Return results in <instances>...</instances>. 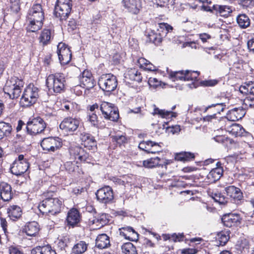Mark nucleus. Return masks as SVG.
Masks as SVG:
<instances>
[{
    "label": "nucleus",
    "mask_w": 254,
    "mask_h": 254,
    "mask_svg": "<svg viewBox=\"0 0 254 254\" xmlns=\"http://www.w3.org/2000/svg\"><path fill=\"white\" fill-rule=\"evenodd\" d=\"M44 12L40 4H34L29 10L26 16V30L29 32H36L43 25Z\"/></svg>",
    "instance_id": "nucleus-1"
},
{
    "label": "nucleus",
    "mask_w": 254,
    "mask_h": 254,
    "mask_svg": "<svg viewBox=\"0 0 254 254\" xmlns=\"http://www.w3.org/2000/svg\"><path fill=\"white\" fill-rule=\"evenodd\" d=\"M63 202L58 198L47 197L39 204L38 208L43 214L54 215L61 211Z\"/></svg>",
    "instance_id": "nucleus-2"
},
{
    "label": "nucleus",
    "mask_w": 254,
    "mask_h": 254,
    "mask_svg": "<svg viewBox=\"0 0 254 254\" xmlns=\"http://www.w3.org/2000/svg\"><path fill=\"white\" fill-rule=\"evenodd\" d=\"M24 84L22 80L15 77H12L6 81L3 87L4 92L11 99L17 98L20 95Z\"/></svg>",
    "instance_id": "nucleus-3"
},
{
    "label": "nucleus",
    "mask_w": 254,
    "mask_h": 254,
    "mask_svg": "<svg viewBox=\"0 0 254 254\" xmlns=\"http://www.w3.org/2000/svg\"><path fill=\"white\" fill-rule=\"evenodd\" d=\"M65 82L64 74L56 73L50 74L46 79V85L49 90L52 89L55 93H60L64 88Z\"/></svg>",
    "instance_id": "nucleus-4"
},
{
    "label": "nucleus",
    "mask_w": 254,
    "mask_h": 254,
    "mask_svg": "<svg viewBox=\"0 0 254 254\" xmlns=\"http://www.w3.org/2000/svg\"><path fill=\"white\" fill-rule=\"evenodd\" d=\"M39 89L33 84H29L25 89L21 98L23 106H30L35 103L39 97Z\"/></svg>",
    "instance_id": "nucleus-5"
},
{
    "label": "nucleus",
    "mask_w": 254,
    "mask_h": 254,
    "mask_svg": "<svg viewBox=\"0 0 254 254\" xmlns=\"http://www.w3.org/2000/svg\"><path fill=\"white\" fill-rule=\"evenodd\" d=\"M98 84L103 91L111 92L116 89L118 80L116 76L112 74H103L99 79Z\"/></svg>",
    "instance_id": "nucleus-6"
},
{
    "label": "nucleus",
    "mask_w": 254,
    "mask_h": 254,
    "mask_svg": "<svg viewBox=\"0 0 254 254\" xmlns=\"http://www.w3.org/2000/svg\"><path fill=\"white\" fill-rule=\"evenodd\" d=\"M29 167V164L23 155H19L12 163L10 168L11 172L16 175L20 176L26 172Z\"/></svg>",
    "instance_id": "nucleus-7"
},
{
    "label": "nucleus",
    "mask_w": 254,
    "mask_h": 254,
    "mask_svg": "<svg viewBox=\"0 0 254 254\" xmlns=\"http://www.w3.org/2000/svg\"><path fill=\"white\" fill-rule=\"evenodd\" d=\"M46 127V124L40 117L35 118L27 124L26 129L28 134L36 135L41 133Z\"/></svg>",
    "instance_id": "nucleus-8"
},
{
    "label": "nucleus",
    "mask_w": 254,
    "mask_h": 254,
    "mask_svg": "<svg viewBox=\"0 0 254 254\" xmlns=\"http://www.w3.org/2000/svg\"><path fill=\"white\" fill-rule=\"evenodd\" d=\"M219 123L221 126V129H225L236 136H241L245 131L241 125L236 123L231 124L226 119H221Z\"/></svg>",
    "instance_id": "nucleus-9"
},
{
    "label": "nucleus",
    "mask_w": 254,
    "mask_h": 254,
    "mask_svg": "<svg viewBox=\"0 0 254 254\" xmlns=\"http://www.w3.org/2000/svg\"><path fill=\"white\" fill-rule=\"evenodd\" d=\"M70 160L79 163L88 162V154L81 147L78 146H71L69 148Z\"/></svg>",
    "instance_id": "nucleus-10"
},
{
    "label": "nucleus",
    "mask_w": 254,
    "mask_h": 254,
    "mask_svg": "<svg viewBox=\"0 0 254 254\" xmlns=\"http://www.w3.org/2000/svg\"><path fill=\"white\" fill-rule=\"evenodd\" d=\"M57 54L62 64H66L71 61V52L70 49L64 43H60L57 46Z\"/></svg>",
    "instance_id": "nucleus-11"
},
{
    "label": "nucleus",
    "mask_w": 254,
    "mask_h": 254,
    "mask_svg": "<svg viewBox=\"0 0 254 254\" xmlns=\"http://www.w3.org/2000/svg\"><path fill=\"white\" fill-rule=\"evenodd\" d=\"M62 143L58 137H48L44 138L41 142L43 149L48 151L54 152L61 147Z\"/></svg>",
    "instance_id": "nucleus-12"
},
{
    "label": "nucleus",
    "mask_w": 254,
    "mask_h": 254,
    "mask_svg": "<svg viewBox=\"0 0 254 254\" xmlns=\"http://www.w3.org/2000/svg\"><path fill=\"white\" fill-rule=\"evenodd\" d=\"M79 125V121L71 117L65 118L60 125V128L64 132L71 133L77 129Z\"/></svg>",
    "instance_id": "nucleus-13"
},
{
    "label": "nucleus",
    "mask_w": 254,
    "mask_h": 254,
    "mask_svg": "<svg viewBox=\"0 0 254 254\" xmlns=\"http://www.w3.org/2000/svg\"><path fill=\"white\" fill-rule=\"evenodd\" d=\"M97 199L104 203H107L113 199L114 195L112 189L106 186L98 190L96 193Z\"/></svg>",
    "instance_id": "nucleus-14"
},
{
    "label": "nucleus",
    "mask_w": 254,
    "mask_h": 254,
    "mask_svg": "<svg viewBox=\"0 0 254 254\" xmlns=\"http://www.w3.org/2000/svg\"><path fill=\"white\" fill-rule=\"evenodd\" d=\"M80 86L89 90L94 87L95 82L92 73L87 70H84L79 78Z\"/></svg>",
    "instance_id": "nucleus-15"
},
{
    "label": "nucleus",
    "mask_w": 254,
    "mask_h": 254,
    "mask_svg": "<svg viewBox=\"0 0 254 254\" xmlns=\"http://www.w3.org/2000/svg\"><path fill=\"white\" fill-rule=\"evenodd\" d=\"M122 4L128 12L133 14H137L141 8V0H122Z\"/></svg>",
    "instance_id": "nucleus-16"
},
{
    "label": "nucleus",
    "mask_w": 254,
    "mask_h": 254,
    "mask_svg": "<svg viewBox=\"0 0 254 254\" xmlns=\"http://www.w3.org/2000/svg\"><path fill=\"white\" fill-rule=\"evenodd\" d=\"M72 5L56 4L55 7V15L61 20H65L71 10Z\"/></svg>",
    "instance_id": "nucleus-17"
},
{
    "label": "nucleus",
    "mask_w": 254,
    "mask_h": 254,
    "mask_svg": "<svg viewBox=\"0 0 254 254\" xmlns=\"http://www.w3.org/2000/svg\"><path fill=\"white\" fill-rule=\"evenodd\" d=\"M72 5L56 4L55 7V15L61 20H65L71 10Z\"/></svg>",
    "instance_id": "nucleus-18"
},
{
    "label": "nucleus",
    "mask_w": 254,
    "mask_h": 254,
    "mask_svg": "<svg viewBox=\"0 0 254 254\" xmlns=\"http://www.w3.org/2000/svg\"><path fill=\"white\" fill-rule=\"evenodd\" d=\"M72 5L56 4L55 7V15L61 20H65L71 10Z\"/></svg>",
    "instance_id": "nucleus-19"
},
{
    "label": "nucleus",
    "mask_w": 254,
    "mask_h": 254,
    "mask_svg": "<svg viewBox=\"0 0 254 254\" xmlns=\"http://www.w3.org/2000/svg\"><path fill=\"white\" fill-rule=\"evenodd\" d=\"M228 196L235 203H239L243 198V194L241 190L234 186H230L225 188Z\"/></svg>",
    "instance_id": "nucleus-20"
},
{
    "label": "nucleus",
    "mask_w": 254,
    "mask_h": 254,
    "mask_svg": "<svg viewBox=\"0 0 254 254\" xmlns=\"http://www.w3.org/2000/svg\"><path fill=\"white\" fill-rule=\"evenodd\" d=\"M80 219L79 211L76 208H71L67 213L66 221L68 226L73 227L79 223Z\"/></svg>",
    "instance_id": "nucleus-21"
},
{
    "label": "nucleus",
    "mask_w": 254,
    "mask_h": 254,
    "mask_svg": "<svg viewBox=\"0 0 254 254\" xmlns=\"http://www.w3.org/2000/svg\"><path fill=\"white\" fill-rule=\"evenodd\" d=\"M171 163L170 160L161 159L159 157L151 158L143 162V166L146 168H153L156 166H164L166 168V166Z\"/></svg>",
    "instance_id": "nucleus-22"
},
{
    "label": "nucleus",
    "mask_w": 254,
    "mask_h": 254,
    "mask_svg": "<svg viewBox=\"0 0 254 254\" xmlns=\"http://www.w3.org/2000/svg\"><path fill=\"white\" fill-rule=\"evenodd\" d=\"M246 112L242 107L235 108L228 112L225 118L227 121H237L241 119L245 115Z\"/></svg>",
    "instance_id": "nucleus-23"
},
{
    "label": "nucleus",
    "mask_w": 254,
    "mask_h": 254,
    "mask_svg": "<svg viewBox=\"0 0 254 254\" xmlns=\"http://www.w3.org/2000/svg\"><path fill=\"white\" fill-rule=\"evenodd\" d=\"M13 195L12 188L10 185L5 182L0 184V196L4 201L10 200Z\"/></svg>",
    "instance_id": "nucleus-24"
},
{
    "label": "nucleus",
    "mask_w": 254,
    "mask_h": 254,
    "mask_svg": "<svg viewBox=\"0 0 254 254\" xmlns=\"http://www.w3.org/2000/svg\"><path fill=\"white\" fill-rule=\"evenodd\" d=\"M54 38V32L49 29H44L41 32L39 37L40 43L43 46L51 43Z\"/></svg>",
    "instance_id": "nucleus-25"
},
{
    "label": "nucleus",
    "mask_w": 254,
    "mask_h": 254,
    "mask_svg": "<svg viewBox=\"0 0 254 254\" xmlns=\"http://www.w3.org/2000/svg\"><path fill=\"white\" fill-rule=\"evenodd\" d=\"M120 235L126 239L131 241H136L138 239V234L130 227H124L120 229Z\"/></svg>",
    "instance_id": "nucleus-26"
},
{
    "label": "nucleus",
    "mask_w": 254,
    "mask_h": 254,
    "mask_svg": "<svg viewBox=\"0 0 254 254\" xmlns=\"http://www.w3.org/2000/svg\"><path fill=\"white\" fill-rule=\"evenodd\" d=\"M8 216L12 221H16L20 218L22 214V211L20 206L17 205H10L7 209Z\"/></svg>",
    "instance_id": "nucleus-27"
},
{
    "label": "nucleus",
    "mask_w": 254,
    "mask_h": 254,
    "mask_svg": "<svg viewBox=\"0 0 254 254\" xmlns=\"http://www.w3.org/2000/svg\"><path fill=\"white\" fill-rule=\"evenodd\" d=\"M222 222L227 227H231L237 224L239 221V217L237 214L229 213L223 216Z\"/></svg>",
    "instance_id": "nucleus-28"
},
{
    "label": "nucleus",
    "mask_w": 254,
    "mask_h": 254,
    "mask_svg": "<svg viewBox=\"0 0 254 254\" xmlns=\"http://www.w3.org/2000/svg\"><path fill=\"white\" fill-rule=\"evenodd\" d=\"M156 146L160 147V145L155 142H153L150 140L147 141H142L138 145V147L140 149L144 150L147 153H155L160 152V149H157L156 150H152L150 147Z\"/></svg>",
    "instance_id": "nucleus-29"
},
{
    "label": "nucleus",
    "mask_w": 254,
    "mask_h": 254,
    "mask_svg": "<svg viewBox=\"0 0 254 254\" xmlns=\"http://www.w3.org/2000/svg\"><path fill=\"white\" fill-rule=\"evenodd\" d=\"M110 244V238L106 234L99 235L96 239V246L101 249L108 247Z\"/></svg>",
    "instance_id": "nucleus-30"
},
{
    "label": "nucleus",
    "mask_w": 254,
    "mask_h": 254,
    "mask_svg": "<svg viewBox=\"0 0 254 254\" xmlns=\"http://www.w3.org/2000/svg\"><path fill=\"white\" fill-rule=\"evenodd\" d=\"M24 231L28 236H34L39 231V225L36 221L29 222L25 225Z\"/></svg>",
    "instance_id": "nucleus-31"
},
{
    "label": "nucleus",
    "mask_w": 254,
    "mask_h": 254,
    "mask_svg": "<svg viewBox=\"0 0 254 254\" xmlns=\"http://www.w3.org/2000/svg\"><path fill=\"white\" fill-rule=\"evenodd\" d=\"M225 107L226 105L224 103L212 104L205 108L203 112L206 113L209 111L216 115L217 114H220L221 112H223Z\"/></svg>",
    "instance_id": "nucleus-32"
},
{
    "label": "nucleus",
    "mask_w": 254,
    "mask_h": 254,
    "mask_svg": "<svg viewBox=\"0 0 254 254\" xmlns=\"http://www.w3.org/2000/svg\"><path fill=\"white\" fill-rule=\"evenodd\" d=\"M31 254H57L56 252L49 245L38 246L31 250Z\"/></svg>",
    "instance_id": "nucleus-33"
},
{
    "label": "nucleus",
    "mask_w": 254,
    "mask_h": 254,
    "mask_svg": "<svg viewBox=\"0 0 254 254\" xmlns=\"http://www.w3.org/2000/svg\"><path fill=\"white\" fill-rule=\"evenodd\" d=\"M223 172V169L221 167L212 169L207 176L209 182L214 183L218 180L222 176Z\"/></svg>",
    "instance_id": "nucleus-34"
},
{
    "label": "nucleus",
    "mask_w": 254,
    "mask_h": 254,
    "mask_svg": "<svg viewBox=\"0 0 254 254\" xmlns=\"http://www.w3.org/2000/svg\"><path fill=\"white\" fill-rule=\"evenodd\" d=\"M109 222V216L106 213L97 215L94 217L93 223L96 224L98 228H101Z\"/></svg>",
    "instance_id": "nucleus-35"
},
{
    "label": "nucleus",
    "mask_w": 254,
    "mask_h": 254,
    "mask_svg": "<svg viewBox=\"0 0 254 254\" xmlns=\"http://www.w3.org/2000/svg\"><path fill=\"white\" fill-rule=\"evenodd\" d=\"M216 13H219L222 16H227L232 12V7L228 5L215 4L212 6Z\"/></svg>",
    "instance_id": "nucleus-36"
},
{
    "label": "nucleus",
    "mask_w": 254,
    "mask_h": 254,
    "mask_svg": "<svg viewBox=\"0 0 254 254\" xmlns=\"http://www.w3.org/2000/svg\"><path fill=\"white\" fill-rule=\"evenodd\" d=\"M169 77L173 81L183 80L185 81L186 70H179L173 71L171 70H167Z\"/></svg>",
    "instance_id": "nucleus-37"
},
{
    "label": "nucleus",
    "mask_w": 254,
    "mask_h": 254,
    "mask_svg": "<svg viewBox=\"0 0 254 254\" xmlns=\"http://www.w3.org/2000/svg\"><path fill=\"white\" fill-rule=\"evenodd\" d=\"M126 78H128L131 81L140 82L142 81V77L141 73L135 68H131L128 70Z\"/></svg>",
    "instance_id": "nucleus-38"
},
{
    "label": "nucleus",
    "mask_w": 254,
    "mask_h": 254,
    "mask_svg": "<svg viewBox=\"0 0 254 254\" xmlns=\"http://www.w3.org/2000/svg\"><path fill=\"white\" fill-rule=\"evenodd\" d=\"M87 247L88 244L83 241H80L73 246L72 252L75 254H82L87 250Z\"/></svg>",
    "instance_id": "nucleus-39"
},
{
    "label": "nucleus",
    "mask_w": 254,
    "mask_h": 254,
    "mask_svg": "<svg viewBox=\"0 0 254 254\" xmlns=\"http://www.w3.org/2000/svg\"><path fill=\"white\" fill-rule=\"evenodd\" d=\"M173 28L167 23H160L158 24L157 32L163 38L167 34L172 31Z\"/></svg>",
    "instance_id": "nucleus-40"
},
{
    "label": "nucleus",
    "mask_w": 254,
    "mask_h": 254,
    "mask_svg": "<svg viewBox=\"0 0 254 254\" xmlns=\"http://www.w3.org/2000/svg\"><path fill=\"white\" fill-rule=\"evenodd\" d=\"M175 158L177 161L186 162L190 161L194 158V155L190 152H181L176 153Z\"/></svg>",
    "instance_id": "nucleus-41"
},
{
    "label": "nucleus",
    "mask_w": 254,
    "mask_h": 254,
    "mask_svg": "<svg viewBox=\"0 0 254 254\" xmlns=\"http://www.w3.org/2000/svg\"><path fill=\"white\" fill-rule=\"evenodd\" d=\"M237 21L239 26L242 28H246L250 25V19L245 14H239L237 17Z\"/></svg>",
    "instance_id": "nucleus-42"
},
{
    "label": "nucleus",
    "mask_w": 254,
    "mask_h": 254,
    "mask_svg": "<svg viewBox=\"0 0 254 254\" xmlns=\"http://www.w3.org/2000/svg\"><path fill=\"white\" fill-rule=\"evenodd\" d=\"M78 105L70 101L63 102L62 104V109L63 111L73 113L77 110Z\"/></svg>",
    "instance_id": "nucleus-43"
},
{
    "label": "nucleus",
    "mask_w": 254,
    "mask_h": 254,
    "mask_svg": "<svg viewBox=\"0 0 254 254\" xmlns=\"http://www.w3.org/2000/svg\"><path fill=\"white\" fill-rule=\"evenodd\" d=\"M147 41L152 42L155 45H159L162 41L163 37L158 32H149L147 35Z\"/></svg>",
    "instance_id": "nucleus-44"
},
{
    "label": "nucleus",
    "mask_w": 254,
    "mask_h": 254,
    "mask_svg": "<svg viewBox=\"0 0 254 254\" xmlns=\"http://www.w3.org/2000/svg\"><path fill=\"white\" fill-rule=\"evenodd\" d=\"M11 129V127L9 124L4 122L0 123V139L4 136L9 135Z\"/></svg>",
    "instance_id": "nucleus-45"
},
{
    "label": "nucleus",
    "mask_w": 254,
    "mask_h": 254,
    "mask_svg": "<svg viewBox=\"0 0 254 254\" xmlns=\"http://www.w3.org/2000/svg\"><path fill=\"white\" fill-rule=\"evenodd\" d=\"M229 239V235L225 232H220L217 234L216 240L217 246H224Z\"/></svg>",
    "instance_id": "nucleus-46"
},
{
    "label": "nucleus",
    "mask_w": 254,
    "mask_h": 254,
    "mask_svg": "<svg viewBox=\"0 0 254 254\" xmlns=\"http://www.w3.org/2000/svg\"><path fill=\"white\" fill-rule=\"evenodd\" d=\"M154 115H159L163 118H169L171 117H175L176 113L172 111H166L165 110L159 109L158 108H155L153 112Z\"/></svg>",
    "instance_id": "nucleus-47"
},
{
    "label": "nucleus",
    "mask_w": 254,
    "mask_h": 254,
    "mask_svg": "<svg viewBox=\"0 0 254 254\" xmlns=\"http://www.w3.org/2000/svg\"><path fill=\"white\" fill-rule=\"evenodd\" d=\"M122 250L125 254H137L135 247L130 242L125 243L122 246Z\"/></svg>",
    "instance_id": "nucleus-48"
},
{
    "label": "nucleus",
    "mask_w": 254,
    "mask_h": 254,
    "mask_svg": "<svg viewBox=\"0 0 254 254\" xmlns=\"http://www.w3.org/2000/svg\"><path fill=\"white\" fill-rule=\"evenodd\" d=\"M114 105L107 102H102L100 105V109L104 117H108V113L112 110Z\"/></svg>",
    "instance_id": "nucleus-49"
},
{
    "label": "nucleus",
    "mask_w": 254,
    "mask_h": 254,
    "mask_svg": "<svg viewBox=\"0 0 254 254\" xmlns=\"http://www.w3.org/2000/svg\"><path fill=\"white\" fill-rule=\"evenodd\" d=\"M237 247L238 250L241 251V252H244V253L248 252L249 250L251 249L250 243L245 239L238 242Z\"/></svg>",
    "instance_id": "nucleus-50"
},
{
    "label": "nucleus",
    "mask_w": 254,
    "mask_h": 254,
    "mask_svg": "<svg viewBox=\"0 0 254 254\" xmlns=\"http://www.w3.org/2000/svg\"><path fill=\"white\" fill-rule=\"evenodd\" d=\"M104 118L113 122H117L119 118V113L117 108L114 106L108 113V117Z\"/></svg>",
    "instance_id": "nucleus-51"
},
{
    "label": "nucleus",
    "mask_w": 254,
    "mask_h": 254,
    "mask_svg": "<svg viewBox=\"0 0 254 254\" xmlns=\"http://www.w3.org/2000/svg\"><path fill=\"white\" fill-rule=\"evenodd\" d=\"M199 73L197 71L186 70L185 81H195L199 76Z\"/></svg>",
    "instance_id": "nucleus-52"
},
{
    "label": "nucleus",
    "mask_w": 254,
    "mask_h": 254,
    "mask_svg": "<svg viewBox=\"0 0 254 254\" xmlns=\"http://www.w3.org/2000/svg\"><path fill=\"white\" fill-rule=\"evenodd\" d=\"M212 197L219 204H224L227 202V198L220 192L212 193Z\"/></svg>",
    "instance_id": "nucleus-53"
},
{
    "label": "nucleus",
    "mask_w": 254,
    "mask_h": 254,
    "mask_svg": "<svg viewBox=\"0 0 254 254\" xmlns=\"http://www.w3.org/2000/svg\"><path fill=\"white\" fill-rule=\"evenodd\" d=\"M76 162L70 160V161H67L64 164V167L66 170L69 173H72L78 169V166Z\"/></svg>",
    "instance_id": "nucleus-54"
},
{
    "label": "nucleus",
    "mask_w": 254,
    "mask_h": 254,
    "mask_svg": "<svg viewBox=\"0 0 254 254\" xmlns=\"http://www.w3.org/2000/svg\"><path fill=\"white\" fill-rule=\"evenodd\" d=\"M85 147L88 148L89 150H93L96 146V141L93 136L88 138V140L84 142L82 144Z\"/></svg>",
    "instance_id": "nucleus-55"
},
{
    "label": "nucleus",
    "mask_w": 254,
    "mask_h": 254,
    "mask_svg": "<svg viewBox=\"0 0 254 254\" xmlns=\"http://www.w3.org/2000/svg\"><path fill=\"white\" fill-rule=\"evenodd\" d=\"M112 140L113 142H116L119 145H122L126 141V138L123 135H116L111 136Z\"/></svg>",
    "instance_id": "nucleus-56"
},
{
    "label": "nucleus",
    "mask_w": 254,
    "mask_h": 254,
    "mask_svg": "<svg viewBox=\"0 0 254 254\" xmlns=\"http://www.w3.org/2000/svg\"><path fill=\"white\" fill-rule=\"evenodd\" d=\"M10 8L13 12L17 13L20 9V0H10Z\"/></svg>",
    "instance_id": "nucleus-57"
},
{
    "label": "nucleus",
    "mask_w": 254,
    "mask_h": 254,
    "mask_svg": "<svg viewBox=\"0 0 254 254\" xmlns=\"http://www.w3.org/2000/svg\"><path fill=\"white\" fill-rule=\"evenodd\" d=\"M243 102L246 107L254 108V97L247 96L244 99Z\"/></svg>",
    "instance_id": "nucleus-58"
},
{
    "label": "nucleus",
    "mask_w": 254,
    "mask_h": 254,
    "mask_svg": "<svg viewBox=\"0 0 254 254\" xmlns=\"http://www.w3.org/2000/svg\"><path fill=\"white\" fill-rule=\"evenodd\" d=\"M246 89L247 91L249 92L250 94L254 95V81H249L248 83H247L246 86H242L240 87V91L243 92V90H241L242 89Z\"/></svg>",
    "instance_id": "nucleus-59"
},
{
    "label": "nucleus",
    "mask_w": 254,
    "mask_h": 254,
    "mask_svg": "<svg viewBox=\"0 0 254 254\" xmlns=\"http://www.w3.org/2000/svg\"><path fill=\"white\" fill-rule=\"evenodd\" d=\"M88 121L90 122L91 125L94 127H97L98 126V117L96 114L91 113L88 116Z\"/></svg>",
    "instance_id": "nucleus-60"
},
{
    "label": "nucleus",
    "mask_w": 254,
    "mask_h": 254,
    "mask_svg": "<svg viewBox=\"0 0 254 254\" xmlns=\"http://www.w3.org/2000/svg\"><path fill=\"white\" fill-rule=\"evenodd\" d=\"M86 190L87 189H86V188L78 186L73 188L72 192L75 195H78L86 191Z\"/></svg>",
    "instance_id": "nucleus-61"
},
{
    "label": "nucleus",
    "mask_w": 254,
    "mask_h": 254,
    "mask_svg": "<svg viewBox=\"0 0 254 254\" xmlns=\"http://www.w3.org/2000/svg\"><path fill=\"white\" fill-rule=\"evenodd\" d=\"M166 129L168 132H172L173 134L178 133L181 130L180 127L178 125H176L175 126L166 127Z\"/></svg>",
    "instance_id": "nucleus-62"
},
{
    "label": "nucleus",
    "mask_w": 254,
    "mask_h": 254,
    "mask_svg": "<svg viewBox=\"0 0 254 254\" xmlns=\"http://www.w3.org/2000/svg\"><path fill=\"white\" fill-rule=\"evenodd\" d=\"M241 4L243 7H251L254 6V0H243Z\"/></svg>",
    "instance_id": "nucleus-63"
},
{
    "label": "nucleus",
    "mask_w": 254,
    "mask_h": 254,
    "mask_svg": "<svg viewBox=\"0 0 254 254\" xmlns=\"http://www.w3.org/2000/svg\"><path fill=\"white\" fill-rule=\"evenodd\" d=\"M9 254H23L19 249L14 247H10L9 248Z\"/></svg>",
    "instance_id": "nucleus-64"
}]
</instances>
